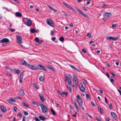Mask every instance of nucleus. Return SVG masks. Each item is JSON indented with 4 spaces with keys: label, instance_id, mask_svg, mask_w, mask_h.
I'll return each instance as SVG.
<instances>
[{
    "label": "nucleus",
    "instance_id": "nucleus-13",
    "mask_svg": "<svg viewBox=\"0 0 121 121\" xmlns=\"http://www.w3.org/2000/svg\"><path fill=\"white\" fill-rule=\"evenodd\" d=\"M38 67L40 68L39 69L45 71H47V69L42 65L40 64H39L38 65Z\"/></svg>",
    "mask_w": 121,
    "mask_h": 121
},
{
    "label": "nucleus",
    "instance_id": "nucleus-3",
    "mask_svg": "<svg viewBox=\"0 0 121 121\" xmlns=\"http://www.w3.org/2000/svg\"><path fill=\"white\" fill-rule=\"evenodd\" d=\"M46 22L47 24L48 25L52 27H54V24L52 20L51 19L49 18L47 19Z\"/></svg>",
    "mask_w": 121,
    "mask_h": 121
},
{
    "label": "nucleus",
    "instance_id": "nucleus-45",
    "mask_svg": "<svg viewBox=\"0 0 121 121\" xmlns=\"http://www.w3.org/2000/svg\"><path fill=\"white\" fill-rule=\"evenodd\" d=\"M31 103L34 105H37V103L35 102L34 101H32Z\"/></svg>",
    "mask_w": 121,
    "mask_h": 121
},
{
    "label": "nucleus",
    "instance_id": "nucleus-32",
    "mask_svg": "<svg viewBox=\"0 0 121 121\" xmlns=\"http://www.w3.org/2000/svg\"><path fill=\"white\" fill-rule=\"evenodd\" d=\"M22 105H24V106L26 107H28V104H26L25 102H22Z\"/></svg>",
    "mask_w": 121,
    "mask_h": 121
},
{
    "label": "nucleus",
    "instance_id": "nucleus-50",
    "mask_svg": "<svg viewBox=\"0 0 121 121\" xmlns=\"http://www.w3.org/2000/svg\"><path fill=\"white\" fill-rule=\"evenodd\" d=\"M91 34L90 33H88L86 35V36L88 38H90V37H91Z\"/></svg>",
    "mask_w": 121,
    "mask_h": 121
},
{
    "label": "nucleus",
    "instance_id": "nucleus-19",
    "mask_svg": "<svg viewBox=\"0 0 121 121\" xmlns=\"http://www.w3.org/2000/svg\"><path fill=\"white\" fill-rule=\"evenodd\" d=\"M104 14L105 16L107 17H110L112 16V13H110L105 12Z\"/></svg>",
    "mask_w": 121,
    "mask_h": 121
},
{
    "label": "nucleus",
    "instance_id": "nucleus-62",
    "mask_svg": "<svg viewBox=\"0 0 121 121\" xmlns=\"http://www.w3.org/2000/svg\"><path fill=\"white\" fill-rule=\"evenodd\" d=\"M25 116H23L22 121H25Z\"/></svg>",
    "mask_w": 121,
    "mask_h": 121
},
{
    "label": "nucleus",
    "instance_id": "nucleus-5",
    "mask_svg": "<svg viewBox=\"0 0 121 121\" xmlns=\"http://www.w3.org/2000/svg\"><path fill=\"white\" fill-rule=\"evenodd\" d=\"M119 38L118 37H112L111 36L107 37L106 39L107 40H112L114 41L117 40Z\"/></svg>",
    "mask_w": 121,
    "mask_h": 121
},
{
    "label": "nucleus",
    "instance_id": "nucleus-18",
    "mask_svg": "<svg viewBox=\"0 0 121 121\" xmlns=\"http://www.w3.org/2000/svg\"><path fill=\"white\" fill-rule=\"evenodd\" d=\"M47 6L51 10H52L55 12H56L57 11L56 10L52 7L50 5H49L48 4L47 5Z\"/></svg>",
    "mask_w": 121,
    "mask_h": 121
},
{
    "label": "nucleus",
    "instance_id": "nucleus-28",
    "mask_svg": "<svg viewBox=\"0 0 121 121\" xmlns=\"http://www.w3.org/2000/svg\"><path fill=\"white\" fill-rule=\"evenodd\" d=\"M82 81L83 83L86 86L88 84L86 82V80L85 79H82Z\"/></svg>",
    "mask_w": 121,
    "mask_h": 121
},
{
    "label": "nucleus",
    "instance_id": "nucleus-38",
    "mask_svg": "<svg viewBox=\"0 0 121 121\" xmlns=\"http://www.w3.org/2000/svg\"><path fill=\"white\" fill-rule=\"evenodd\" d=\"M14 72L17 74L19 73L20 72V71L19 70L16 69H15Z\"/></svg>",
    "mask_w": 121,
    "mask_h": 121
},
{
    "label": "nucleus",
    "instance_id": "nucleus-6",
    "mask_svg": "<svg viewBox=\"0 0 121 121\" xmlns=\"http://www.w3.org/2000/svg\"><path fill=\"white\" fill-rule=\"evenodd\" d=\"M77 100L78 103L79 105L82 104L83 101L79 95H78L77 96Z\"/></svg>",
    "mask_w": 121,
    "mask_h": 121
},
{
    "label": "nucleus",
    "instance_id": "nucleus-10",
    "mask_svg": "<svg viewBox=\"0 0 121 121\" xmlns=\"http://www.w3.org/2000/svg\"><path fill=\"white\" fill-rule=\"evenodd\" d=\"M24 76L23 72H22L20 74L19 78V82L20 83H22V81Z\"/></svg>",
    "mask_w": 121,
    "mask_h": 121
},
{
    "label": "nucleus",
    "instance_id": "nucleus-54",
    "mask_svg": "<svg viewBox=\"0 0 121 121\" xmlns=\"http://www.w3.org/2000/svg\"><path fill=\"white\" fill-rule=\"evenodd\" d=\"M112 104L111 103H110L109 104V107L110 108V109H111L112 108Z\"/></svg>",
    "mask_w": 121,
    "mask_h": 121
},
{
    "label": "nucleus",
    "instance_id": "nucleus-37",
    "mask_svg": "<svg viewBox=\"0 0 121 121\" xmlns=\"http://www.w3.org/2000/svg\"><path fill=\"white\" fill-rule=\"evenodd\" d=\"M86 96L87 98L89 99H91V97L90 95H89L88 94H86Z\"/></svg>",
    "mask_w": 121,
    "mask_h": 121
},
{
    "label": "nucleus",
    "instance_id": "nucleus-8",
    "mask_svg": "<svg viewBox=\"0 0 121 121\" xmlns=\"http://www.w3.org/2000/svg\"><path fill=\"white\" fill-rule=\"evenodd\" d=\"M111 114L112 117L113 119L116 121L118 120V119L116 114L113 112H111Z\"/></svg>",
    "mask_w": 121,
    "mask_h": 121
},
{
    "label": "nucleus",
    "instance_id": "nucleus-42",
    "mask_svg": "<svg viewBox=\"0 0 121 121\" xmlns=\"http://www.w3.org/2000/svg\"><path fill=\"white\" fill-rule=\"evenodd\" d=\"M39 39L38 37H36L35 39V40L36 42H39Z\"/></svg>",
    "mask_w": 121,
    "mask_h": 121
},
{
    "label": "nucleus",
    "instance_id": "nucleus-40",
    "mask_svg": "<svg viewBox=\"0 0 121 121\" xmlns=\"http://www.w3.org/2000/svg\"><path fill=\"white\" fill-rule=\"evenodd\" d=\"M59 40L60 41L62 42L64 41V39L63 37H61L59 38Z\"/></svg>",
    "mask_w": 121,
    "mask_h": 121
},
{
    "label": "nucleus",
    "instance_id": "nucleus-35",
    "mask_svg": "<svg viewBox=\"0 0 121 121\" xmlns=\"http://www.w3.org/2000/svg\"><path fill=\"white\" fill-rule=\"evenodd\" d=\"M82 15L83 16L85 17L88 18H89V16H88L87 15H86V14H85V13H84L83 12L82 13Z\"/></svg>",
    "mask_w": 121,
    "mask_h": 121
},
{
    "label": "nucleus",
    "instance_id": "nucleus-11",
    "mask_svg": "<svg viewBox=\"0 0 121 121\" xmlns=\"http://www.w3.org/2000/svg\"><path fill=\"white\" fill-rule=\"evenodd\" d=\"M20 64L21 65H24L26 66H27L28 65V63L27 62L23 60H22L20 61Z\"/></svg>",
    "mask_w": 121,
    "mask_h": 121
},
{
    "label": "nucleus",
    "instance_id": "nucleus-7",
    "mask_svg": "<svg viewBox=\"0 0 121 121\" xmlns=\"http://www.w3.org/2000/svg\"><path fill=\"white\" fill-rule=\"evenodd\" d=\"M73 82L74 83L75 85H77L78 84V81L77 77L74 74L73 75Z\"/></svg>",
    "mask_w": 121,
    "mask_h": 121
},
{
    "label": "nucleus",
    "instance_id": "nucleus-25",
    "mask_svg": "<svg viewBox=\"0 0 121 121\" xmlns=\"http://www.w3.org/2000/svg\"><path fill=\"white\" fill-rule=\"evenodd\" d=\"M31 21L29 20H28L26 24L28 26H30L31 25Z\"/></svg>",
    "mask_w": 121,
    "mask_h": 121
},
{
    "label": "nucleus",
    "instance_id": "nucleus-63",
    "mask_svg": "<svg viewBox=\"0 0 121 121\" xmlns=\"http://www.w3.org/2000/svg\"><path fill=\"white\" fill-rule=\"evenodd\" d=\"M110 81L112 82H114V80L112 78L111 79Z\"/></svg>",
    "mask_w": 121,
    "mask_h": 121
},
{
    "label": "nucleus",
    "instance_id": "nucleus-20",
    "mask_svg": "<svg viewBox=\"0 0 121 121\" xmlns=\"http://www.w3.org/2000/svg\"><path fill=\"white\" fill-rule=\"evenodd\" d=\"M7 101L10 103L13 104V102H15V101L13 99L10 98L7 100Z\"/></svg>",
    "mask_w": 121,
    "mask_h": 121
},
{
    "label": "nucleus",
    "instance_id": "nucleus-39",
    "mask_svg": "<svg viewBox=\"0 0 121 121\" xmlns=\"http://www.w3.org/2000/svg\"><path fill=\"white\" fill-rule=\"evenodd\" d=\"M50 109L52 113L53 114V115H55L56 113L55 111L54 110H53L52 108H51Z\"/></svg>",
    "mask_w": 121,
    "mask_h": 121
},
{
    "label": "nucleus",
    "instance_id": "nucleus-2",
    "mask_svg": "<svg viewBox=\"0 0 121 121\" xmlns=\"http://www.w3.org/2000/svg\"><path fill=\"white\" fill-rule=\"evenodd\" d=\"M65 81H67L69 85H70L71 84V81L70 78V77L69 75L67 74L65 78Z\"/></svg>",
    "mask_w": 121,
    "mask_h": 121
},
{
    "label": "nucleus",
    "instance_id": "nucleus-64",
    "mask_svg": "<svg viewBox=\"0 0 121 121\" xmlns=\"http://www.w3.org/2000/svg\"><path fill=\"white\" fill-rule=\"evenodd\" d=\"M10 30L11 32H13L15 31L12 28L10 29Z\"/></svg>",
    "mask_w": 121,
    "mask_h": 121
},
{
    "label": "nucleus",
    "instance_id": "nucleus-21",
    "mask_svg": "<svg viewBox=\"0 0 121 121\" xmlns=\"http://www.w3.org/2000/svg\"><path fill=\"white\" fill-rule=\"evenodd\" d=\"M19 91L22 95L23 96L24 95V93L23 89H20L19 90Z\"/></svg>",
    "mask_w": 121,
    "mask_h": 121
},
{
    "label": "nucleus",
    "instance_id": "nucleus-43",
    "mask_svg": "<svg viewBox=\"0 0 121 121\" xmlns=\"http://www.w3.org/2000/svg\"><path fill=\"white\" fill-rule=\"evenodd\" d=\"M67 88L69 90V91L70 92H71V91H72V90H71V87H70L69 86H67Z\"/></svg>",
    "mask_w": 121,
    "mask_h": 121
},
{
    "label": "nucleus",
    "instance_id": "nucleus-33",
    "mask_svg": "<svg viewBox=\"0 0 121 121\" xmlns=\"http://www.w3.org/2000/svg\"><path fill=\"white\" fill-rule=\"evenodd\" d=\"M82 15L83 16L85 17L88 18H89V16H88L87 15H86V14H85V13H84L83 12L82 13Z\"/></svg>",
    "mask_w": 121,
    "mask_h": 121
},
{
    "label": "nucleus",
    "instance_id": "nucleus-59",
    "mask_svg": "<svg viewBox=\"0 0 121 121\" xmlns=\"http://www.w3.org/2000/svg\"><path fill=\"white\" fill-rule=\"evenodd\" d=\"M96 119L98 121H101L100 120V119L98 117H96Z\"/></svg>",
    "mask_w": 121,
    "mask_h": 121
},
{
    "label": "nucleus",
    "instance_id": "nucleus-47",
    "mask_svg": "<svg viewBox=\"0 0 121 121\" xmlns=\"http://www.w3.org/2000/svg\"><path fill=\"white\" fill-rule=\"evenodd\" d=\"M57 91L62 97H63V95L62 94L60 91H59V90H57Z\"/></svg>",
    "mask_w": 121,
    "mask_h": 121
},
{
    "label": "nucleus",
    "instance_id": "nucleus-16",
    "mask_svg": "<svg viewBox=\"0 0 121 121\" xmlns=\"http://www.w3.org/2000/svg\"><path fill=\"white\" fill-rule=\"evenodd\" d=\"M73 103L74 106L75 108L77 110V111H78L79 110L78 108L76 100H75L73 101Z\"/></svg>",
    "mask_w": 121,
    "mask_h": 121
},
{
    "label": "nucleus",
    "instance_id": "nucleus-17",
    "mask_svg": "<svg viewBox=\"0 0 121 121\" xmlns=\"http://www.w3.org/2000/svg\"><path fill=\"white\" fill-rule=\"evenodd\" d=\"M39 98L42 101H44V98L43 95L41 94H39Z\"/></svg>",
    "mask_w": 121,
    "mask_h": 121
},
{
    "label": "nucleus",
    "instance_id": "nucleus-23",
    "mask_svg": "<svg viewBox=\"0 0 121 121\" xmlns=\"http://www.w3.org/2000/svg\"><path fill=\"white\" fill-rule=\"evenodd\" d=\"M15 15L17 17H21L22 15L21 13L17 12L15 13Z\"/></svg>",
    "mask_w": 121,
    "mask_h": 121
},
{
    "label": "nucleus",
    "instance_id": "nucleus-4",
    "mask_svg": "<svg viewBox=\"0 0 121 121\" xmlns=\"http://www.w3.org/2000/svg\"><path fill=\"white\" fill-rule=\"evenodd\" d=\"M17 39V43L20 45L22 46L21 43H22V40L21 37L19 35H16Z\"/></svg>",
    "mask_w": 121,
    "mask_h": 121
},
{
    "label": "nucleus",
    "instance_id": "nucleus-55",
    "mask_svg": "<svg viewBox=\"0 0 121 121\" xmlns=\"http://www.w3.org/2000/svg\"><path fill=\"white\" fill-rule=\"evenodd\" d=\"M116 26V25L115 24H113L112 25V27L113 28H115Z\"/></svg>",
    "mask_w": 121,
    "mask_h": 121
},
{
    "label": "nucleus",
    "instance_id": "nucleus-46",
    "mask_svg": "<svg viewBox=\"0 0 121 121\" xmlns=\"http://www.w3.org/2000/svg\"><path fill=\"white\" fill-rule=\"evenodd\" d=\"M87 2H86V5H88L91 2L90 0H87Z\"/></svg>",
    "mask_w": 121,
    "mask_h": 121
},
{
    "label": "nucleus",
    "instance_id": "nucleus-60",
    "mask_svg": "<svg viewBox=\"0 0 121 121\" xmlns=\"http://www.w3.org/2000/svg\"><path fill=\"white\" fill-rule=\"evenodd\" d=\"M16 98L17 99H22V97H19V96L16 97Z\"/></svg>",
    "mask_w": 121,
    "mask_h": 121
},
{
    "label": "nucleus",
    "instance_id": "nucleus-27",
    "mask_svg": "<svg viewBox=\"0 0 121 121\" xmlns=\"http://www.w3.org/2000/svg\"><path fill=\"white\" fill-rule=\"evenodd\" d=\"M39 117L40 119L42 120L43 121L45 120L46 119V118L45 117L42 116H39Z\"/></svg>",
    "mask_w": 121,
    "mask_h": 121
},
{
    "label": "nucleus",
    "instance_id": "nucleus-30",
    "mask_svg": "<svg viewBox=\"0 0 121 121\" xmlns=\"http://www.w3.org/2000/svg\"><path fill=\"white\" fill-rule=\"evenodd\" d=\"M39 80L41 82H43L44 81L43 78L42 76H41L39 78Z\"/></svg>",
    "mask_w": 121,
    "mask_h": 121
},
{
    "label": "nucleus",
    "instance_id": "nucleus-29",
    "mask_svg": "<svg viewBox=\"0 0 121 121\" xmlns=\"http://www.w3.org/2000/svg\"><path fill=\"white\" fill-rule=\"evenodd\" d=\"M63 3L66 6V7H67V8H68L69 9L71 7V6H70L69 5L66 4L65 2H63Z\"/></svg>",
    "mask_w": 121,
    "mask_h": 121
},
{
    "label": "nucleus",
    "instance_id": "nucleus-57",
    "mask_svg": "<svg viewBox=\"0 0 121 121\" xmlns=\"http://www.w3.org/2000/svg\"><path fill=\"white\" fill-rule=\"evenodd\" d=\"M35 120L36 121H40L37 117H35Z\"/></svg>",
    "mask_w": 121,
    "mask_h": 121
},
{
    "label": "nucleus",
    "instance_id": "nucleus-9",
    "mask_svg": "<svg viewBox=\"0 0 121 121\" xmlns=\"http://www.w3.org/2000/svg\"><path fill=\"white\" fill-rule=\"evenodd\" d=\"M27 66L29 68L32 70H36L37 69L36 67L32 65L28 64Z\"/></svg>",
    "mask_w": 121,
    "mask_h": 121
},
{
    "label": "nucleus",
    "instance_id": "nucleus-34",
    "mask_svg": "<svg viewBox=\"0 0 121 121\" xmlns=\"http://www.w3.org/2000/svg\"><path fill=\"white\" fill-rule=\"evenodd\" d=\"M82 15L83 16L85 17L88 18H89V16H88L87 15H86V14H85V13H84L83 12L82 13Z\"/></svg>",
    "mask_w": 121,
    "mask_h": 121
},
{
    "label": "nucleus",
    "instance_id": "nucleus-15",
    "mask_svg": "<svg viewBox=\"0 0 121 121\" xmlns=\"http://www.w3.org/2000/svg\"><path fill=\"white\" fill-rule=\"evenodd\" d=\"M0 108L2 111L3 112H5L7 111V109L6 107L4 105L1 106Z\"/></svg>",
    "mask_w": 121,
    "mask_h": 121
},
{
    "label": "nucleus",
    "instance_id": "nucleus-14",
    "mask_svg": "<svg viewBox=\"0 0 121 121\" xmlns=\"http://www.w3.org/2000/svg\"><path fill=\"white\" fill-rule=\"evenodd\" d=\"M0 41L2 43H7L9 42V40L8 39L5 38L1 40Z\"/></svg>",
    "mask_w": 121,
    "mask_h": 121
},
{
    "label": "nucleus",
    "instance_id": "nucleus-31",
    "mask_svg": "<svg viewBox=\"0 0 121 121\" xmlns=\"http://www.w3.org/2000/svg\"><path fill=\"white\" fill-rule=\"evenodd\" d=\"M76 9H77V10L81 14H82V13H83L81 10H80L79 9H78L77 8H76Z\"/></svg>",
    "mask_w": 121,
    "mask_h": 121
},
{
    "label": "nucleus",
    "instance_id": "nucleus-12",
    "mask_svg": "<svg viewBox=\"0 0 121 121\" xmlns=\"http://www.w3.org/2000/svg\"><path fill=\"white\" fill-rule=\"evenodd\" d=\"M79 87L80 88V90L82 92H84L85 91V89L84 87L82 84L81 83L79 85Z\"/></svg>",
    "mask_w": 121,
    "mask_h": 121
},
{
    "label": "nucleus",
    "instance_id": "nucleus-51",
    "mask_svg": "<svg viewBox=\"0 0 121 121\" xmlns=\"http://www.w3.org/2000/svg\"><path fill=\"white\" fill-rule=\"evenodd\" d=\"M23 112L24 114L25 115H28V113L26 111H23Z\"/></svg>",
    "mask_w": 121,
    "mask_h": 121
},
{
    "label": "nucleus",
    "instance_id": "nucleus-22",
    "mask_svg": "<svg viewBox=\"0 0 121 121\" xmlns=\"http://www.w3.org/2000/svg\"><path fill=\"white\" fill-rule=\"evenodd\" d=\"M47 67L48 68V69H50L51 70L54 71H55L53 67L51 65H47Z\"/></svg>",
    "mask_w": 121,
    "mask_h": 121
},
{
    "label": "nucleus",
    "instance_id": "nucleus-48",
    "mask_svg": "<svg viewBox=\"0 0 121 121\" xmlns=\"http://www.w3.org/2000/svg\"><path fill=\"white\" fill-rule=\"evenodd\" d=\"M13 110L15 111L16 112L17 111V107L16 106H14L13 107Z\"/></svg>",
    "mask_w": 121,
    "mask_h": 121
},
{
    "label": "nucleus",
    "instance_id": "nucleus-53",
    "mask_svg": "<svg viewBox=\"0 0 121 121\" xmlns=\"http://www.w3.org/2000/svg\"><path fill=\"white\" fill-rule=\"evenodd\" d=\"M33 86L35 87V88L36 89H37V85L36 83H34L33 84Z\"/></svg>",
    "mask_w": 121,
    "mask_h": 121
},
{
    "label": "nucleus",
    "instance_id": "nucleus-41",
    "mask_svg": "<svg viewBox=\"0 0 121 121\" xmlns=\"http://www.w3.org/2000/svg\"><path fill=\"white\" fill-rule=\"evenodd\" d=\"M30 32L32 33H34L35 32V30L34 29H31Z\"/></svg>",
    "mask_w": 121,
    "mask_h": 121
},
{
    "label": "nucleus",
    "instance_id": "nucleus-44",
    "mask_svg": "<svg viewBox=\"0 0 121 121\" xmlns=\"http://www.w3.org/2000/svg\"><path fill=\"white\" fill-rule=\"evenodd\" d=\"M51 35L52 36L55 35V34H54V32L53 30H51Z\"/></svg>",
    "mask_w": 121,
    "mask_h": 121
},
{
    "label": "nucleus",
    "instance_id": "nucleus-24",
    "mask_svg": "<svg viewBox=\"0 0 121 121\" xmlns=\"http://www.w3.org/2000/svg\"><path fill=\"white\" fill-rule=\"evenodd\" d=\"M70 66L72 68L74 69V70L78 72L79 71V70L77 68L75 67L74 66L72 65H70Z\"/></svg>",
    "mask_w": 121,
    "mask_h": 121
},
{
    "label": "nucleus",
    "instance_id": "nucleus-1",
    "mask_svg": "<svg viewBox=\"0 0 121 121\" xmlns=\"http://www.w3.org/2000/svg\"><path fill=\"white\" fill-rule=\"evenodd\" d=\"M40 106L41 107L42 112L45 113H47L48 109L46 106L45 105L41 103Z\"/></svg>",
    "mask_w": 121,
    "mask_h": 121
},
{
    "label": "nucleus",
    "instance_id": "nucleus-58",
    "mask_svg": "<svg viewBox=\"0 0 121 121\" xmlns=\"http://www.w3.org/2000/svg\"><path fill=\"white\" fill-rule=\"evenodd\" d=\"M43 42V41L42 40H39V42H38L39 43V45L42 42Z\"/></svg>",
    "mask_w": 121,
    "mask_h": 121
},
{
    "label": "nucleus",
    "instance_id": "nucleus-61",
    "mask_svg": "<svg viewBox=\"0 0 121 121\" xmlns=\"http://www.w3.org/2000/svg\"><path fill=\"white\" fill-rule=\"evenodd\" d=\"M91 104L93 106H95V104L94 103V102H91Z\"/></svg>",
    "mask_w": 121,
    "mask_h": 121
},
{
    "label": "nucleus",
    "instance_id": "nucleus-36",
    "mask_svg": "<svg viewBox=\"0 0 121 121\" xmlns=\"http://www.w3.org/2000/svg\"><path fill=\"white\" fill-rule=\"evenodd\" d=\"M62 12L63 13L62 14L64 15L65 16L67 17L68 16V14L67 13H66L64 11H62Z\"/></svg>",
    "mask_w": 121,
    "mask_h": 121
},
{
    "label": "nucleus",
    "instance_id": "nucleus-56",
    "mask_svg": "<svg viewBox=\"0 0 121 121\" xmlns=\"http://www.w3.org/2000/svg\"><path fill=\"white\" fill-rule=\"evenodd\" d=\"M82 51L84 53H86L87 52L86 51V50L85 49H82Z\"/></svg>",
    "mask_w": 121,
    "mask_h": 121
},
{
    "label": "nucleus",
    "instance_id": "nucleus-26",
    "mask_svg": "<svg viewBox=\"0 0 121 121\" xmlns=\"http://www.w3.org/2000/svg\"><path fill=\"white\" fill-rule=\"evenodd\" d=\"M98 110L100 112V113L101 114L103 113V110L101 109V108L100 107H98Z\"/></svg>",
    "mask_w": 121,
    "mask_h": 121
},
{
    "label": "nucleus",
    "instance_id": "nucleus-49",
    "mask_svg": "<svg viewBox=\"0 0 121 121\" xmlns=\"http://www.w3.org/2000/svg\"><path fill=\"white\" fill-rule=\"evenodd\" d=\"M86 115L87 116L89 117L90 118H92V116L90 115L88 113H86Z\"/></svg>",
    "mask_w": 121,
    "mask_h": 121
},
{
    "label": "nucleus",
    "instance_id": "nucleus-52",
    "mask_svg": "<svg viewBox=\"0 0 121 121\" xmlns=\"http://www.w3.org/2000/svg\"><path fill=\"white\" fill-rule=\"evenodd\" d=\"M82 108V109L83 110V111L84 110V108L82 106V104H81L79 105Z\"/></svg>",
    "mask_w": 121,
    "mask_h": 121
}]
</instances>
